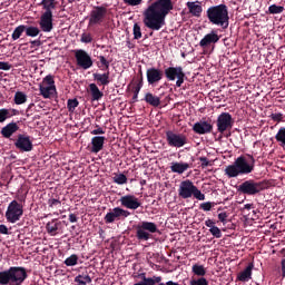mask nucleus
<instances>
[{"instance_id":"f257e3e1","label":"nucleus","mask_w":285,"mask_h":285,"mask_svg":"<svg viewBox=\"0 0 285 285\" xmlns=\"http://www.w3.org/2000/svg\"><path fill=\"white\" fill-rule=\"evenodd\" d=\"M175 9L173 0H156L144 11V23L149 30L159 31L166 26V18Z\"/></svg>"},{"instance_id":"f03ea898","label":"nucleus","mask_w":285,"mask_h":285,"mask_svg":"<svg viewBox=\"0 0 285 285\" xmlns=\"http://www.w3.org/2000/svg\"><path fill=\"white\" fill-rule=\"evenodd\" d=\"M206 17L212 26H217L223 32L228 30V26H230L228 6L225 3L209 7L206 10Z\"/></svg>"},{"instance_id":"7ed1b4c3","label":"nucleus","mask_w":285,"mask_h":285,"mask_svg":"<svg viewBox=\"0 0 285 285\" xmlns=\"http://www.w3.org/2000/svg\"><path fill=\"white\" fill-rule=\"evenodd\" d=\"M249 160L244 156H239L234 163L225 168V175L228 179L239 177L242 175H250L255 170V157L247 155Z\"/></svg>"},{"instance_id":"20e7f679","label":"nucleus","mask_w":285,"mask_h":285,"mask_svg":"<svg viewBox=\"0 0 285 285\" xmlns=\"http://www.w3.org/2000/svg\"><path fill=\"white\" fill-rule=\"evenodd\" d=\"M249 160L244 156H239L234 163L225 168V175L228 179L239 177L242 175H250L255 170V157L247 155Z\"/></svg>"},{"instance_id":"39448f33","label":"nucleus","mask_w":285,"mask_h":285,"mask_svg":"<svg viewBox=\"0 0 285 285\" xmlns=\"http://www.w3.org/2000/svg\"><path fill=\"white\" fill-rule=\"evenodd\" d=\"M28 279V269L21 266H11L0 272V285H22Z\"/></svg>"},{"instance_id":"423d86ee","label":"nucleus","mask_w":285,"mask_h":285,"mask_svg":"<svg viewBox=\"0 0 285 285\" xmlns=\"http://www.w3.org/2000/svg\"><path fill=\"white\" fill-rule=\"evenodd\" d=\"M268 188H271V180L256 181L255 179H248L238 186V193L248 197H255L264 193V190H268Z\"/></svg>"},{"instance_id":"0eeeda50","label":"nucleus","mask_w":285,"mask_h":285,"mask_svg":"<svg viewBox=\"0 0 285 285\" xmlns=\"http://www.w3.org/2000/svg\"><path fill=\"white\" fill-rule=\"evenodd\" d=\"M178 197H180V199H190V197H195L198 202H204V199H206V195H204L190 179L180 183Z\"/></svg>"},{"instance_id":"6e6552de","label":"nucleus","mask_w":285,"mask_h":285,"mask_svg":"<svg viewBox=\"0 0 285 285\" xmlns=\"http://www.w3.org/2000/svg\"><path fill=\"white\" fill-rule=\"evenodd\" d=\"M135 228L138 242H148V239H153L154 233H159L157 224L147 220L140 222Z\"/></svg>"},{"instance_id":"1a4fd4ad","label":"nucleus","mask_w":285,"mask_h":285,"mask_svg":"<svg viewBox=\"0 0 285 285\" xmlns=\"http://www.w3.org/2000/svg\"><path fill=\"white\" fill-rule=\"evenodd\" d=\"M4 217L9 224H17V222L23 217V205L19 204L17 200H12L8 205Z\"/></svg>"},{"instance_id":"9d476101","label":"nucleus","mask_w":285,"mask_h":285,"mask_svg":"<svg viewBox=\"0 0 285 285\" xmlns=\"http://www.w3.org/2000/svg\"><path fill=\"white\" fill-rule=\"evenodd\" d=\"M108 17V8L106 6H96L89 14V26H101Z\"/></svg>"},{"instance_id":"9b49d317","label":"nucleus","mask_w":285,"mask_h":285,"mask_svg":"<svg viewBox=\"0 0 285 285\" xmlns=\"http://www.w3.org/2000/svg\"><path fill=\"white\" fill-rule=\"evenodd\" d=\"M166 141L170 148H184L188 144V137L184 134H178L173 130L165 132Z\"/></svg>"},{"instance_id":"f8f14e48","label":"nucleus","mask_w":285,"mask_h":285,"mask_svg":"<svg viewBox=\"0 0 285 285\" xmlns=\"http://www.w3.org/2000/svg\"><path fill=\"white\" fill-rule=\"evenodd\" d=\"M217 131L220 135H224L226 130H233V126H235V120L233 116L228 112H222L216 120Z\"/></svg>"},{"instance_id":"ddd939ff","label":"nucleus","mask_w":285,"mask_h":285,"mask_svg":"<svg viewBox=\"0 0 285 285\" xmlns=\"http://www.w3.org/2000/svg\"><path fill=\"white\" fill-rule=\"evenodd\" d=\"M131 213L121 207H115L109 213H107L104 217L105 224H115V222H119L121 219H126V217H130Z\"/></svg>"},{"instance_id":"4468645a","label":"nucleus","mask_w":285,"mask_h":285,"mask_svg":"<svg viewBox=\"0 0 285 285\" xmlns=\"http://www.w3.org/2000/svg\"><path fill=\"white\" fill-rule=\"evenodd\" d=\"M75 59L77 62V66L79 68H82V70H89V68H92V57L86 50L78 49L75 51Z\"/></svg>"},{"instance_id":"2eb2a0df","label":"nucleus","mask_w":285,"mask_h":285,"mask_svg":"<svg viewBox=\"0 0 285 285\" xmlns=\"http://www.w3.org/2000/svg\"><path fill=\"white\" fill-rule=\"evenodd\" d=\"M14 146L20 153H31V150L35 148V145H32V140H30V136L19 134Z\"/></svg>"},{"instance_id":"dca6fc26","label":"nucleus","mask_w":285,"mask_h":285,"mask_svg":"<svg viewBox=\"0 0 285 285\" xmlns=\"http://www.w3.org/2000/svg\"><path fill=\"white\" fill-rule=\"evenodd\" d=\"M164 75H165V71L159 68H155V67L148 68L146 71L147 83L149 86H157V83H159V81L164 79Z\"/></svg>"},{"instance_id":"f3484780","label":"nucleus","mask_w":285,"mask_h":285,"mask_svg":"<svg viewBox=\"0 0 285 285\" xmlns=\"http://www.w3.org/2000/svg\"><path fill=\"white\" fill-rule=\"evenodd\" d=\"M119 202L122 208H128L129 210H137V208H140L141 206V202H139V198L135 195L121 196Z\"/></svg>"},{"instance_id":"a211bd4d","label":"nucleus","mask_w":285,"mask_h":285,"mask_svg":"<svg viewBox=\"0 0 285 285\" xmlns=\"http://www.w3.org/2000/svg\"><path fill=\"white\" fill-rule=\"evenodd\" d=\"M42 32H52V11H45L39 21Z\"/></svg>"},{"instance_id":"6ab92c4d","label":"nucleus","mask_w":285,"mask_h":285,"mask_svg":"<svg viewBox=\"0 0 285 285\" xmlns=\"http://www.w3.org/2000/svg\"><path fill=\"white\" fill-rule=\"evenodd\" d=\"M193 130L196 135H209L213 132V124L208 120H200L194 124Z\"/></svg>"},{"instance_id":"aec40b11","label":"nucleus","mask_w":285,"mask_h":285,"mask_svg":"<svg viewBox=\"0 0 285 285\" xmlns=\"http://www.w3.org/2000/svg\"><path fill=\"white\" fill-rule=\"evenodd\" d=\"M220 37L217 35V30H212L209 33L199 41L200 48H210V46L217 43Z\"/></svg>"},{"instance_id":"412c9836","label":"nucleus","mask_w":285,"mask_h":285,"mask_svg":"<svg viewBox=\"0 0 285 285\" xmlns=\"http://www.w3.org/2000/svg\"><path fill=\"white\" fill-rule=\"evenodd\" d=\"M16 132H19V124L14 121L7 124L0 130V135L3 137V139H11L12 135H16Z\"/></svg>"},{"instance_id":"4be33fe9","label":"nucleus","mask_w":285,"mask_h":285,"mask_svg":"<svg viewBox=\"0 0 285 285\" xmlns=\"http://www.w3.org/2000/svg\"><path fill=\"white\" fill-rule=\"evenodd\" d=\"M187 9L189 11V14L191 17H196V19H199L202 17V12H204V8L202 7V2L199 1H188L186 2Z\"/></svg>"},{"instance_id":"5701e85b","label":"nucleus","mask_w":285,"mask_h":285,"mask_svg":"<svg viewBox=\"0 0 285 285\" xmlns=\"http://www.w3.org/2000/svg\"><path fill=\"white\" fill-rule=\"evenodd\" d=\"M164 72L167 81H175L184 72V68L181 66L168 67Z\"/></svg>"},{"instance_id":"b1692460","label":"nucleus","mask_w":285,"mask_h":285,"mask_svg":"<svg viewBox=\"0 0 285 285\" xmlns=\"http://www.w3.org/2000/svg\"><path fill=\"white\" fill-rule=\"evenodd\" d=\"M104 144H106V137L96 136L91 138V149L90 153L97 155V153H101L104 150Z\"/></svg>"},{"instance_id":"393cba45","label":"nucleus","mask_w":285,"mask_h":285,"mask_svg":"<svg viewBox=\"0 0 285 285\" xmlns=\"http://www.w3.org/2000/svg\"><path fill=\"white\" fill-rule=\"evenodd\" d=\"M253 268H255V265L249 263L243 272L237 274V282H249L253 278Z\"/></svg>"},{"instance_id":"a878e982","label":"nucleus","mask_w":285,"mask_h":285,"mask_svg":"<svg viewBox=\"0 0 285 285\" xmlns=\"http://www.w3.org/2000/svg\"><path fill=\"white\" fill-rule=\"evenodd\" d=\"M94 81H97L98 86H108L110 83V71L105 73H92Z\"/></svg>"},{"instance_id":"bb28decb","label":"nucleus","mask_w":285,"mask_h":285,"mask_svg":"<svg viewBox=\"0 0 285 285\" xmlns=\"http://www.w3.org/2000/svg\"><path fill=\"white\" fill-rule=\"evenodd\" d=\"M144 101L154 108H159V106H161V98L154 95L153 92H147L145 95Z\"/></svg>"},{"instance_id":"cd10ccee","label":"nucleus","mask_w":285,"mask_h":285,"mask_svg":"<svg viewBox=\"0 0 285 285\" xmlns=\"http://www.w3.org/2000/svg\"><path fill=\"white\" fill-rule=\"evenodd\" d=\"M39 91L43 99H50L57 92V87L39 85Z\"/></svg>"},{"instance_id":"c85d7f7f","label":"nucleus","mask_w":285,"mask_h":285,"mask_svg":"<svg viewBox=\"0 0 285 285\" xmlns=\"http://www.w3.org/2000/svg\"><path fill=\"white\" fill-rule=\"evenodd\" d=\"M59 226H61V222H59L57 218H53L51 222L47 223L46 230L48 235L55 237V235H57V230H59Z\"/></svg>"},{"instance_id":"c756f323","label":"nucleus","mask_w":285,"mask_h":285,"mask_svg":"<svg viewBox=\"0 0 285 285\" xmlns=\"http://www.w3.org/2000/svg\"><path fill=\"white\" fill-rule=\"evenodd\" d=\"M89 92L91 96V101H99L104 98V92L99 90V87L97 83H90L89 85Z\"/></svg>"},{"instance_id":"7c9ffc66","label":"nucleus","mask_w":285,"mask_h":285,"mask_svg":"<svg viewBox=\"0 0 285 285\" xmlns=\"http://www.w3.org/2000/svg\"><path fill=\"white\" fill-rule=\"evenodd\" d=\"M19 115V110L17 109H0V124H3L7 119H11V117H17Z\"/></svg>"},{"instance_id":"2f4dec72","label":"nucleus","mask_w":285,"mask_h":285,"mask_svg":"<svg viewBox=\"0 0 285 285\" xmlns=\"http://www.w3.org/2000/svg\"><path fill=\"white\" fill-rule=\"evenodd\" d=\"M188 168H190L188 163H171L170 166L171 173H177L178 175H184Z\"/></svg>"},{"instance_id":"473e14b6","label":"nucleus","mask_w":285,"mask_h":285,"mask_svg":"<svg viewBox=\"0 0 285 285\" xmlns=\"http://www.w3.org/2000/svg\"><path fill=\"white\" fill-rule=\"evenodd\" d=\"M138 277H140L142 282H147L149 285L161 284V276L146 277V273H140L138 274Z\"/></svg>"},{"instance_id":"72a5a7b5","label":"nucleus","mask_w":285,"mask_h":285,"mask_svg":"<svg viewBox=\"0 0 285 285\" xmlns=\"http://www.w3.org/2000/svg\"><path fill=\"white\" fill-rule=\"evenodd\" d=\"M141 88H144L142 78H138L132 88V101H137V99H139V92H141Z\"/></svg>"},{"instance_id":"f704fd0d","label":"nucleus","mask_w":285,"mask_h":285,"mask_svg":"<svg viewBox=\"0 0 285 285\" xmlns=\"http://www.w3.org/2000/svg\"><path fill=\"white\" fill-rule=\"evenodd\" d=\"M40 6L46 10L45 12H52L57 8V0H42Z\"/></svg>"},{"instance_id":"c9c22d12","label":"nucleus","mask_w":285,"mask_h":285,"mask_svg":"<svg viewBox=\"0 0 285 285\" xmlns=\"http://www.w3.org/2000/svg\"><path fill=\"white\" fill-rule=\"evenodd\" d=\"M16 106H21L28 101V96L22 91H17L13 97Z\"/></svg>"},{"instance_id":"e433bc0d","label":"nucleus","mask_w":285,"mask_h":285,"mask_svg":"<svg viewBox=\"0 0 285 285\" xmlns=\"http://www.w3.org/2000/svg\"><path fill=\"white\" fill-rule=\"evenodd\" d=\"M276 141L279 144L281 148H284L285 150V127H281L275 135Z\"/></svg>"},{"instance_id":"4c0bfd02","label":"nucleus","mask_w":285,"mask_h":285,"mask_svg":"<svg viewBox=\"0 0 285 285\" xmlns=\"http://www.w3.org/2000/svg\"><path fill=\"white\" fill-rule=\"evenodd\" d=\"M24 32H26V37H39V33L41 32L40 29H38V27H32V26H24Z\"/></svg>"},{"instance_id":"58836bf2","label":"nucleus","mask_w":285,"mask_h":285,"mask_svg":"<svg viewBox=\"0 0 285 285\" xmlns=\"http://www.w3.org/2000/svg\"><path fill=\"white\" fill-rule=\"evenodd\" d=\"M26 32V24H20L18 26L13 32H12V40L17 41V39H21V35H23Z\"/></svg>"},{"instance_id":"ea45409f","label":"nucleus","mask_w":285,"mask_h":285,"mask_svg":"<svg viewBox=\"0 0 285 285\" xmlns=\"http://www.w3.org/2000/svg\"><path fill=\"white\" fill-rule=\"evenodd\" d=\"M114 184H118V186H124V184H128V177L125 174H115Z\"/></svg>"},{"instance_id":"a19ab883","label":"nucleus","mask_w":285,"mask_h":285,"mask_svg":"<svg viewBox=\"0 0 285 285\" xmlns=\"http://www.w3.org/2000/svg\"><path fill=\"white\" fill-rule=\"evenodd\" d=\"M191 271L198 277H204V275H206V268H204V265L195 264L193 265Z\"/></svg>"},{"instance_id":"79ce46f5","label":"nucleus","mask_w":285,"mask_h":285,"mask_svg":"<svg viewBox=\"0 0 285 285\" xmlns=\"http://www.w3.org/2000/svg\"><path fill=\"white\" fill-rule=\"evenodd\" d=\"M215 206H217V203H215V202H206V203H202L199 205V209L204 210L205 213H208V212L213 210V208H215Z\"/></svg>"},{"instance_id":"37998d69","label":"nucleus","mask_w":285,"mask_h":285,"mask_svg":"<svg viewBox=\"0 0 285 285\" xmlns=\"http://www.w3.org/2000/svg\"><path fill=\"white\" fill-rule=\"evenodd\" d=\"M78 262H79V256L73 254L65 259V265L66 266H77Z\"/></svg>"},{"instance_id":"c03bdc74","label":"nucleus","mask_w":285,"mask_h":285,"mask_svg":"<svg viewBox=\"0 0 285 285\" xmlns=\"http://www.w3.org/2000/svg\"><path fill=\"white\" fill-rule=\"evenodd\" d=\"M269 14H282L284 12L283 6L272 4L268 7Z\"/></svg>"},{"instance_id":"a18cd8bd","label":"nucleus","mask_w":285,"mask_h":285,"mask_svg":"<svg viewBox=\"0 0 285 285\" xmlns=\"http://www.w3.org/2000/svg\"><path fill=\"white\" fill-rule=\"evenodd\" d=\"M79 106V100L77 98L69 99L67 101V108L69 112H75L76 108Z\"/></svg>"},{"instance_id":"49530a36","label":"nucleus","mask_w":285,"mask_h":285,"mask_svg":"<svg viewBox=\"0 0 285 285\" xmlns=\"http://www.w3.org/2000/svg\"><path fill=\"white\" fill-rule=\"evenodd\" d=\"M132 32H134V39H136V40L141 39V37H142V35H141V26H139V23L136 22L134 24Z\"/></svg>"},{"instance_id":"de8ad7c7","label":"nucleus","mask_w":285,"mask_h":285,"mask_svg":"<svg viewBox=\"0 0 285 285\" xmlns=\"http://www.w3.org/2000/svg\"><path fill=\"white\" fill-rule=\"evenodd\" d=\"M98 59H99V61L101 63V66L98 63V68H101L104 66L102 70H107L108 71L110 69V61H108L106 59V57H104V56H99Z\"/></svg>"},{"instance_id":"09e8293b","label":"nucleus","mask_w":285,"mask_h":285,"mask_svg":"<svg viewBox=\"0 0 285 285\" xmlns=\"http://www.w3.org/2000/svg\"><path fill=\"white\" fill-rule=\"evenodd\" d=\"M40 86H55V77L52 75L46 76Z\"/></svg>"},{"instance_id":"8fccbe9b","label":"nucleus","mask_w":285,"mask_h":285,"mask_svg":"<svg viewBox=\"0 0 285 285\" xmlns=\"http://www.w3.org/2000/svg\"><path fill=\"white\" fill-rule=\"evenodd\" d=\"M209 233L213 235V237H216V239H220L222 237V229H219L217 226L212 227Z\"/></svg>"},{"instance_id":"3c124183","label":"nucleus","mask_w":285,"mask_h":285,"mask_svg":"<svg viewBox=\"0 0 285 285\" xmlns=\"http://www.w3.org/2000/svg\"><path fill=\"white\" fill-rule=\"evenodd\" d=\"M81 43H92V35L83 32L80 38Z\"/></svg>"},{"instance_id":"603ef678","label":"nucleus","mask_w":285,"mask_h":285,"mask_svg":"<svg viewBox=\"0 0 285 285\" xmlns=\"http://www.w3.org/2000/svg\"><path fill=\"white\" fill-rule=\"evenodd\" d=\"M190 285H208V281L204 277L191 279Z\"/></svg>"},{"instance_id":"864d4df0","label":"nucleus","mask_w":285,"mask_h":285,"mask_svg":"<svg viewBox=\"0 0 285 285\" xmlns=\"http://www.w3.org/2000/svg\"><path fill=\"white\" fill-rule=\"evenodd\" d=\"M122 2L126 6L136 7V6H141V3H144V0H122Z\"/></svg>"},{"instance_id":"5fc2aeb1","label":"nucleus","mask_w":285,"mask_h":285,"mask_svg":"<svg viewBox=\"0 0 285 285\" xmlns=\"http://www.w3.org/2000/svg\"><path fill=\"white\" fill-rule=\"evenodd\" d=\"M176 87L177 88H181V86H184V81L186 79V72L183 71L181 75L178 76V78H176Z\"/></svg>"},{"instance_id":"6e6d98bb","label":"nucleus","mask_w":285,"mask_h":285,"mask_svg":"<svg viewBox=\"0 0 285 285\" xmlns=\"http://www.w3.org/2000/svg\"><path fill=\"white\" fill-rule=\"evenodd\" d=\"M48 206H49V208H55L57 206H61V200H59L57 198H50L48 200Z\"/></svg>"},{"instance_id":"4d7b16f0","label":"nucleus","mask_w":285,"mask_h":285,"mask_svg":"<svg viewBox=\"0 0 285 285\" xmlns=\"http://www.w3.org/2000/svg\"><path fill=\"white\" fill-rule=\"evenodd\" d=\"M97 129L91 130V135H106V131L104 128L99 127V125L96 126Z\"/></svg>"},{"instance_id":"13d9d810","label":"nucleus","mask_w":285,"mask_h":285,"mask_svg":"<svg viewBox=\"0 0 285 285\" xmlns=\"http://www.w3.org/2000/svg\"><path fill=\"white\" fill-rule=\"evenodd\" d=\"M12 68V65L10 62L0 61V70H10Z\"/></svg>"},{"instance_id":"bf43d9fd","label":"nucleus","mask_w":285,"mask_h":285,"mask_svg":"<svg viewBox=\"0 0 285 285\" xmlns=\"http://www.w3.org/2000/svg\"><path fill=\"white\" fill-rule=\"evenodd\" d=\"M218 219L219 222H222V224H226V219H228V214L226 212L218 214Z\"/></svg>"},{"instance_id":"052dcab7","label":"nucleus","mask_w":285,"mask_h":285,"mask_svg":"<svg viewBox=\"0 0 285 285\" xmlns=\"http://www.w3.org/2000/svg\"><path fill=\"white\" fill-rule=\"evenodd\" d=\"M199 161H202V168H207V166H210V161L206 157H199Z\"/></svg>"},{"instance_id":"680f3d73","label":"nucleus","mask_w":285,"mask_h":285,"mask_svg":"<svg viewBox=\"0 0 285 285\" xmlns=\"http://www.w3.org/2000/svg\"><path fill=\"white\" fill-rule=\"evenodd\" d=\"M75 282L78 285H86V281L83 279V275H78L75 277Z\"/></svg>"},{"instance_id":"e2e57ef3","label":"nucleus","mask_w":285,"mask_h":285,"mask_svg":"<svg viewBox=\"0 0 285 285\" xmlns=\"http://www.w3.org/2000/svg\"><path fill=\"white\" fill-rule=\"evenodd\" d=\"M271 118L273 119V121H282V119H284V115H282V114H272Z\"/></svg>"},{"instance_id":"0e129e2a","label":"nucleus","mask_w":285,"mask_h":285,"mask_svg":"<svg viewBox=\"0 0 285 285\" xmlns=\"http://www.w3.org/2000/svg\"><path fill=\"white\" fill-rule=\"evenodd\" d=\"M205 226H207V228H215V220L208 218L206 222H205Z\"/></svg>"},{"instance_id":"69168bd1","label":"nucleus","mask_w":285,"mask_h":285,"mask_svg":"<svg viewBox=\"0 0 285 285\" xmlns=\"http://www.w3.org/2000/svg\"><path fill=\"white\" fill-rule=\"evenodd\" d=\"M281 275H282V277H283V279L285 278V258H283L282 261H281Z\"/></svg>"},{"instance_id":"338daca9","label":"nucleus","mask_w":285,"mask_h":285,"mask_svg":"<svg viewBox=\"0 0 285 285\" xmlns=\"http://www.w3.org/2000/svg\"><path fill=\"white\" fill-rule=\"evenodd\" d=\"M8 226L6 225H0V234L1 235H8Z\"/></svg>"},{"instance_id":"774afa93","label":"nucleus","mask_w":285,"mask_h":285,"mask_svg":"<svg viewBox=\"0 0 285 285\" xmlns=\"http://www.w3.org/2000/svg\"><path fill=\"white\" fill-rule=\"evenodd\" d=\"M69 222H70L71 224H76V222H77V215L70 214V215H69Z\"/></svg>"}]
</instances>
